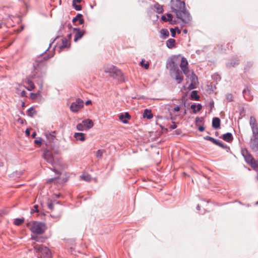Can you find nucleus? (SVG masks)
<instances>
[{
	"label": "nucleus",
	"mask_w": 258,
	"mask_h": 258,
	"mask_svg": "<svg viewBox=\"0 0 258 258\" xmlns=\"http://www.w3.org/2000/svg\"><path fill=\"white\" fill-rule=\"evenodd\" d=\"M58 38V36L54 38V39L53 40V41L51 43H50L49 44V47L47 48V49H46V50H45V51H44V53H45L47 51H48V49H49V48L51 47V45L52 43H53V42H54V41H55L57 38Z\"/></svg>",
	"instance_id": "6e6d98bb"
},
{
	"label": "nucleus",
	"mask_w": 258,
	"mask_h": 258,
	"mask_svg": "<svg viewBox=\"0 0 258 258\" xmlns=\"http://www.w3.org/2000/svg\"><path fill=\"white\" fill-rule=\"evenodd\" d=\"M198 130L200 132H203L205 130V127L203 126H200L199 127Z\"/></svg>",
	"instance_id": "0e129e2a"
},
{
	"label": "nucleus",
	"mask_w": 258,
	"mask_h": 258,
	"mask_svg": "<svg viewBox=\"0 0 258 258\" xmlns=\"http://www.w3.org/2000/svg\"><path fill=\"white\" fill-rule=\"evenodd\" d=\"M195 79L197 80V77L196 76V75L194 73H192L191 76V81L194 82Z\"/></svg>",
	"instance_id": "5fc2aeb1"
},
{
	"label": "nucleus",
	"mask_w": 258,
	"mask_h": 258,
	"mask_svg": "<svg viewBox=\"0 0 258 258\" xmlns=\"http://www.w3.org/2000/svg\"><path fill=\"white\" fill-rule=\"evenodd\" d=\"M242 93L244 98L246 100L248 101H250L252 100V96L250 94V91L247 87L243 89Z\"/></svg>",
	"instance_id": "ddd939ff"
},
{
	"label": "nucleus",
	"mask_w": 258,
	"mask_h": 258,
	"mask_svg": "<svg viewBox=\"0 0 258 258\" xmlns=\"http://www.w3.org/2000/svg\"><path fill=\"white\" fill-rule=\"evenodd\" d=\"M32 239L38 242H44L45 241V238L44 237L38 236L32 237Z\"/></svg>",
	"instance_id": "f704fd0d"
},
{
	"label": "nucleus",
	"mask_w": 258,
	"mask_h": 258,
	"mask_svg": "<svg viewBox=\"0 0 258 258\" xmlns=\"http://www.w3.org/2000/svg\"><path fill=\"white\" fill-rule=\"evenodd\" d=\"M249 146L253 152L258 151V141L250 139Z\"/></svg>",
	"instance_id": "4468645a"
},
{
	"label": "nucleus",
	"mask_w": 258,
	"mask_h": 258,
	"mask_svg": "<svg viewBox=\"0 0 258 258\" xmlns=\"http://www.w3.org/2000/svg\"><path fill=\"white\" fill-rule=\"evenodd\" d=\"M74 30L76 31L74 37V41L77 42L83 36L84 34V31H81L79 28H74Z\"/></svg>",
	"instance_id": "9b49d317"
},
{
	"label": "nucleus",
	"mask_w": 258,
	"mask_h": 258,
	"mask_svg": "<svg viewBox=\"0 0 258 258\" xmlns=\"http://www.w3.org/2000/svg\"><path fill=\"white\" fill-rule=\"evenodd\" d=\"M104 153H105L104 150H98L96 152V157L101 159Z\"/></svg>",
	"instance_id": "4c0bfd02"
},
{
	"label": "nucleus",
	"mask_w": 258,
	"mask_h": 258,
	"mask_svg": "<svg viewBox=\"0 0 258 258\" xmlns=\"http://www.w3.org/2000/svg\"><path fill=\"white\" fill-rule=\"evenodd\" d=\"M79 21L80 24H83L84 23V20L83 19H82V18H80L79 20Z\"/></svg>",
	"instance_id": "774afa93"
},
{
	"label": "nucleus",
	"mask_w": 258,
	"mask_h": 258,
	"mask_svg": "<svg viewBox=\"0 0 258 258\" xmlns=\"http://www.w3.org/2000/svg\"><path fill=\"white\" fill-rule=\"evenodd\" d=\"M62 44L59 46L60 49H63L67 46L68 45V40L66 38H63L61 39Z\"/></svg>",
	"instance_id": "c9c22d12"
},
{
	"label": "nucleus",
	"mask_w": 258,
	"mask_h": 258,
	"mask_svg": "<svg viewBox=\"0 0 258 258\" xmlns=\"http://www.w3.org/2000/svg\"><path fill=\"white\" fill-rule=\"evenodd\" d=\"M43 156L44 159L53 167V157L51 153L47 150L44 151Z\"/></svg>",
	"instance_id": "6e6552de"
},
{
	"label": "nucleus",
	"mask_w": 258,
	"mask_h": 258,
	"mask_svg": "<svg viewBox=\"0 0 258 258\" xmlns=\"http://www.w3.org/2000/svg\"><path fill=\"white\" fill-rule=\"evenodd\" d=\"M222 139L225 141L230 143L233 140V137L231 133H227L222 135Z\"/></svg>",
	"instance_id": "dca6fc26"
},
{
	"label": "nucleus",
	"mask_w": 258,
	"mask_h": 258,
	"mask_svg": "<svg viewBox=\"0 0 258 258\" xmlns=\"http://www.w3.org/2000/svg\"><path fill=\"white\" fill-rule=\"evenodd\" d=\"M176 127H177V125H176L175 122H172V124L170 126V128L171 129L173 130V129L176 128Z\"/></svg>",
	"instance_id": "603ef678"
},
{
	"label": "nucleus",
	"mask_w": 258,
	"mask_h": 258,
	"mask_svg": "<svg viewBox=\"0 0 258 258\" xmlns=\"http://www.w3.org/2000/svg\"><path fill=\"white\" fill-rule=\"evenodd\" d=\"M55 134V132H52V133L51 134H49V136L51 137V138L50 139L51 140H53L54 139V138H55V136L54 135V134Z\"/></svg>",
	"instance_id": "e2e57ef3"
},
{
	"label": "nucleus",
	"mask_w": 258,
	"mask_h": 258,
	"mask_svg": "<svg viewBox=\"0 0 258 258\" xmlns=\"http://www.w3.org/2000/svg\"><path fill=\"white\" fill-rule=\"evenodd\" d=\"M171 77L174 78L177 84L181 83L183 80L182 73L179 69L174 72L173 75Z\"/></svg>",
	"instance_id": "1a4fd4ad"
},
{
	"label": "nucleus",
	"mask_w": 258,
	"mask_h": 258,
	"mask_svg": "<svg viewBox=\"0 0 258 258\" xmlns=\"http://www.w3.org/2000/svg\"><path fill=\"white\" fill-rule=\"evenodd\" d=\"M27 84L28 85V87L27 88V89L29 91H32L35 88V85L32 81L28 80L27 81Z\"/></svg>",
	"instance_id": "72a5a7b5"
},
{
	"label": "nucleus",
	"mask_w": 258,
	"mask_h": 258,
	"mask_svg": "<svg viewBox=\"0 0 258 258\" xmlns=\"http://www.w3.org/2000/svg\"><path fill=\"white\" fill-rule=\"evenodd\" d=\"M204 139L206 140V141H211L212 142L213 144H215V145H217V144L218 143L219 140H217L211 137H210V136H205L204 137Z\"/></svg>",
	"instance_id": "c85d7f7f"
},
{
	"label": "nucleus",
	"mask_w": 258,
	"mask_h": 258,
	"mask_svg": "<svg viewBox=\"0 0 258 258\" xmlns=\"http://www.w3.org/2000/svg\"><path fill=\"white\" fill-rule=\"evenodd\" d=\"M220 119L219 118L215 117L212 119V126L215 129L219 128L220 127Z\"/></svg>",
	"instance_id": "f3484780"
},
{
	"label": "nucleus",
	"mask_w": 258,
	"mask_h": 258,
	"mask_svg": "<svg viewBox=\"0 0 258 258\" xmlns=\"http://www.w3.org/2000/svg\"><path fill=\"white\" fill-rule=\"evenodd\" d=\"M154 7L156 10V12L158 14L162 13L163 11L162 6L159 5L158 3L154 4Z\"/></svg>",
	"instance_id": "cd10ccee"
},
{
	"label": "nucleus",
	"mask_w": 258,
	"mask_h": 258,
	"mask_svg": "<svg viewBox=\"0 0 258 258\" xmlns=\"http://www.w3.org/2000/svg\"><path fill=\"white\" fill-rule=\"evenodd\" d=\"M226 99L229 101H232V96L231 94H227L226 96Z\"/></svg>",
	"instance_id": "864d4df0"
},
{
	"label": "nucleus",
	"mask_w": 258,
	"mask_h": 258,
	"mask_svg": "<svg viewBox=\"0 0 258 258\" xmlns=\"http://www.w3.org/2000/svg\"><path fill=\"white\" fill-rule=\"evenodd\" d=\"M119 118L123 123H127L128 122L127 119L131 118V115L128 112H125L124 114H120Z\"/></svg>",
	"instance_id": "f8f14e48"
},
{
	"label": "nucleus",
	"mask_w": 258,
	"mask_h": 258,
	"mask_svg": "<svg viewBox=\"0 0 258 258\" xmlns=\"http://www.w3.org/2000/svg\"><path fill=\"white\" fill-rule=\"evenodd\" d=\"M141 66L142 67H144L146 69H148L149 67V63H147L144 64L143 60L141 61Z\"/></svg>",
	"instance_id": "3c124183"
},
{
	"label": "nucleus",
	"mask_w": 258,
	"mask_h": 258,
	"mask_svg": "<svg viewBox=\"0 0 258 258\" xmlns=\"http://www.w3.org/2000/svg\"><path fill=\"white\" fill-rule=\"evenodd\" d=\"M52 56V55H48L47 56H45L43 57V59L45 61L48 59L49 58H51Z\"/></svg>",
	"instance_id": "680f3d73"
},
{
	"label": "nucleus",
	"mask_w": 258,
	"mask_h": 258,
	"mask_svg": "<svg viewBox=\"0 0 258 258\" xmlns=\"http://www.w3.org/2000/svg\"><path fill=\"white\" fill-rule=\"evenodd\" d=\"M34 212H38V206L37 205H34L31 209V213L32 214Z\"/></svg>",
	"instance_id": "a18cd8bd"
},
{
	"label": "nucleus",
	"mask_w": 258,
	"mask_h": 258,
	"mask_svg": "<svg viewBox=\"0 0 258 258\" xmlns=\"http://www.w3.org/2000/svg\"><path fill=\"white\" fill-rule=\"evenodd\" d=\"M241 152L245 162L249 165V164L253 161L255 159L246 148L242 149Z\"/></svg>",
	"instance_id": "0eeeda50"
},
{
	"label": "nucleus",
	"mask_w": 258,
	"mask_h": 258,
	"mask_svg": "<svg viewBox=\"0 0 258 258\" xmlns=\"http://www.w3.org/2000/svg\"><path fill=\"white\" fill-rule=\"evenodd\" d=\"M84 106L83 101L78 98L75 102L72 103L70 106V110L73 112H77L80 109H81Z\"/></svg>",
	"instance_id": "423d86ee"
},
{
	"label": "nucleus",
	"mask_w": 258,
	"mask_h": 258,
	"mask_svg": "<svg viewBox=\"0 0 258 258\" xmlns=\"http://www.w3.org/2000/svg\"><path fill=\"white\" fill-rule=\"evenodd\" d=\"M27 114L30 117H33L34 114H36V111L34 110L33 107H31L27 110Z\"/></svg>",
	"instance_id": "c756f323"
},
{
	"label": "nucleus",
	"mask_w": 258,
	"mask_h": 258,
	"mask_svg": "<svg viewBox=\"0 0 258 258\" xmlns=\"http://www.w3.org/2000/svg\"><path fill=\"white\" fill-rule=\"evenodd\" d=\"M86 130H89L92 128L94 125V123L91 119H87L82 121Z\"/></svg>",
	"instance_id": "2eb2a0df"
},
{
	"label": "nucleus",
	"mask_w": 258,
	"mask_h": 258,
	"mask_svg": "<svg viewBox=\"0 0 258 258\" xmlns=\"http://www.w3.org/2000/svg\"><path fill=\"white\" fill-rule=\"evenodd\" d=\"M195 85L193 84V83H191L189 86H188V88L190 89V90H192V89H195Z\"/></svg>",
	"instance_id": "052dcab7"
},
{
	"label": "nucleus",
	"mask_w": 258,
	"mask_h": 258,
	"mask_svg": "<svg viewBox=\"0 0 258 258\" xmlns=\"http://www.w3.org/2000/svg\"><path fill=\"white\" fill-rule=\"evenodd\" d=\"M203 122V118L202 117H197L195 120L196 125L199 126L200 123Z\"/></svg>",
	"instance_id": "58836bf2"
},
{
	"label": "nucleus",
	"mask_w": 258,
	"mask_h": 258,
	"mask_svg": "<svg viewBox=\"0 0 258 258\" xmlns=\"http://www.w3.org/2000/svg\"><path fill=\"white\" fill-rule=\"evenodd\" d=\"M249 124L251 128V130L255 129H258L257 125L256 122L255 118L253 116H250Z\"/></svg>",
	"instance_id": "6ab92c4d"
},
{
	"label": "nucleus",
	"mask_w": 258,
	"mask_h": 258,
	"mask_svg": "<svg viewBox=\"0 0 258 258\" xmlns=\"http://www.w3.org/2000/svg\"><path fill=\"white\" fill-rule=\"evenodd\" d=\"M74 137L78 141H84L85 140V134L82 133H76Z\"/></svg>",
	"instance_id": "412c9836"
},
{
	"label": "nucleus",
	"mask_w": 258,
	"mask_h": 258,
	"mask_svg": "<svg viewBox=\"0 0 258 258\" xmlns=\"http://www.w3.org/2000/svg\"><path fill=\"white\" fill-rule=\"evenodd\" d=\"M191 109H192L194 113H196L197 112L200 111L202 108V105L199 103L198 105L195 104H191L190 106Z\"/></svg>",
	"instance_id": "a211bd4d"
},
{
	"label": "nucleus",
	"mask_w": 258,
	"mask_h": 258,
	"mask_svg": "<svg viewBox=\"0 0 258 258\" xmlns=\"http://www.w3.org/2000/svg\"><path fill=\"white\" fill-rule=\"evenodd\" d=\"M73 6L76 11H81L82 10V6L80 5H77L76 4L73 3Z\"/></svg>",
	"instance_id": "37998d69"
},
{
	"label": "nucleus",
	"mask_w": 258,
	"mask_h": 258,
	"mask_svg": "<svg viewBox=\"0 0 258 258\" xmlns=\"http://www.w3.org/2000/svg\"><path fill=\"white\" fill-rule=\"evenodd\" d=\"M52 170L56 173V174H57L58 175H60L61 174V172L60 171H58L57 170H56L55 168H53L52 169Z\"/></svg>",
	"instance_id": "338daca9"
},
{
	"label": "nucleus",
	"mask_w": 258,
	"mask_h": 258,
	"mask_svg": "<svg viewBox=\"0 0 258 258\" xmlns=\"http://www.w3.org/2000/svg\"><path fill=\"white\" fill-rule=\"evenodd\" d=\"M212 78L216 80H220V76L218 74H214L212 76Z\"/></svg>",
	"instance_id": "8fccbe9b"
},
{
	"label": "nucleus",
	"mask_w": 258,
	"mask_h": 258,
	"mask_svg": "<svg viewBox=\"0 0 258 258\" xmlns=\"http://www.w3.org/2000/svg\"><path fill=\"white\" fill-rule=\"evenodd\" d=\"M34 143L35 144L40 146L41 145L42 143V139L41 138L39 139H36L34 141Z\"/></svg>",
	"instance_id": "de8ad7c7"
},
{
	"label": "nucleus",
	"mask_w": 258,
	"mask_h": 258,
	"mask_svg": "<svg viewBox=\"0 0 258 258\" xmlns=\"http://www.w3.org/2000/svg\"><path fill=\"white\" fill-rule=\"evenodd\" d=\"M80 178L87 182H89L91 180V176L89 174H83L82 175L80 176Z\"/></svg>",
	"instance_id": "7c9ffc66"
},
{
	"label": "nucleus",
	"mask_w": 258,
	"mask_h": 258,
	"mask_svg": "<svg viewBox=\"0 0 258 258\" xmlns=\"http://www.w3.org/2000/svg\"><path fill=\"white\" fill-rule=\"evenodd\" d=\"M175 40L170 38L166 41V46L168 48H172L175 46Z\"/></svg>",
	"instance_id": "4be33fe9"
},
{
	"label": "nucleus",
	"mask_w": 258,
	"mask_h": 258,
	"mask_svg": "<svg viewBox=\"0 0 258 258\" xmlns=\"http://www.w3.org/2000/svg\"><path fill=\"white\" fill-rule=\"evenodd\" d=\"M167 21L170 22V23L171 24H174L175 23V22H174L173 23L172 22V18H173L172 15L171 14H167Z\"/></svg>",
	"instance_id": "79ce46f5"
},
{
	"label": "nucleus",
	"mask_w": 258,
	"mask_h": 258,
	"mask_svg": "<svg viewBox=\"0 0 258 258\" xmlns=\"http://www.w3.org/2000/svg\"><path fill=\"white\" fill-rule=\"evenodd\" d=\"M143 116L144 118H146L149 119H151L153 116L151 110L148 109L144 110Z\"/></svg>",
	"instance_id": "aec40b11"
},
{
	"label": "nucleus",
	"mask_w": 258,
	"mask_h": 258,
	"mask_svg": "<svg viewBox=\"0 0 258 258\" xmlns=\"http://www.w3.org/2000/svg\"><path fill=\"white\" fill-rule=\"evenodd\" d=\"M27 227L31 231L36 234L43 233L46 229L45 224L42 222L33 221L32 223H27Z\"/></svg>",
	"instance_id": "f03ea898"
},
{
	"label": "nucleus",
	"mask_w": 258,
	"mask_h": 258,
	"mask_svg": "<svg viewBox=\"0 0 258 258\" xmlns=\"http://www.w3.org/2000/svg\"><path fill=\"white\" fill-rule=\"evenodd\" d=\"M177 59L178 57L173 56L167 61L166 68L169 70L171 76H173L174 72L179 69L178 63L176 62Z\"/></svg>",
	"instance_id": "39448f33"
},
{
	"label": "nucleus",
	"mask_w": 258,
	"mask_h": 258,
	"mask_svg": "<svg viewBox=\"0 0 258 258\" xmlns=\"http://www.w3.org/2000/svg\"><path fill=\"white\" fill-rule=\"evenodd\" d=\"M253 65V63L251 62H248L246 64V67L248 68L251 67Z\"/></svg>",
	"instance_id": "69168bd1"
},
{
	"label": "nucleus",
	"mask_w": 258,
	"mask_h": 258,
	"mask_svg": "<svg viewBox=\"0 0 258 258\" xmlns=\"http://www.w3.org/2000/svg\"><path fill=\"white\" fill-rule=\"evenodd\" d=\"M37 255L39 258H51V252L49 249L41 244H35L34 245Z\"/></svg>",
	"instance_id": "7ed1b4c3"
},
{
	"label": "nucleus",
	"mask_w": 258,
	"mask_h": 258,
	"mask_svg": "<svg viewBox=\"0 0 258 258\" xmlns=\"http://www.w3.org/2000/svg\"><path fill=\"white\" fill-rule=\"evenodd\" d=\"M239 63V60L237 58L232 60L230 62H228L226 64L227 67L230 68L231 67H234Z\"/></svg>",
	"instance_id": "b1692460"
},
{
	"label": "nucleus",
	"mask_w": 258,
	"mask_h": 258,
	"mask_svg": "<svg viewBox=\"0 0 258 258\" xmlns=\"http://www.w3.org/2000/svg\"><path fill=\"white\" fill-rule=\"evenodd\" d=\"M104 71L106 73L109 74L113 78H117L118 80H120L123 78L122 72L113 65L108 64L104 67Z\"/></svg>",
	"instance_id": "20e7f679"
},
{
	"label": "nucleus",
	"mask_w": 258,
	"mask_h": 258,
	"mask_svg": "<svg viewBox=\"0 0 258 258\" xmlns=\"http://www.w3.org/2000/svg\"><path fill=\"white\" fill-rule=\"evenodd\" d=\"M83 15L81 14H78L77 16L73 18V22H75L77 20H79L80 18H82Z\"/></svg>",
	"instance_id": "c03bdc74"
},
{
	"label": "nucleus",
	"mask_w": 258,
	"mask_h": 258,
	"mask_svg": "<svg viewBox=\"0 0 258 258\" xmlns=\"http://www.w3.org/2000/svg\"><path fill=\"white\" fill-rule=\"evenodd\" d=\"M190 97L192 100L198 101L200 99V96L198 94L197 91H192L190 94Z\"/></svg>",
	"instance_id": "bb28decb"
},
{
	"label": "nucleus",
	"mask_w": 258,
	"mask_h": 258,
	"mask_svg": "<svg viewBox=\"0 0 258 258\" xmlns=\"http://www.w3.org/2000/svg\"><path fill=\"white\" fill-rule=\"evenodd\" d=\"M31 97L32 99H34L37 97V94L34 93H30Z\"/></svg>",
	"instance_id": "13d9d810"
},
{
	"label": "nucleus",
	"mask_w": 258,
	"mask_h": 258,
	"mask_svg": "<svg viewBox=\"0 0 258 258\" xmlns=\"http://www.w3.org/2000/svg\"><path fill=\"white\" fill-rule=\"evenodd\" d=\"M180 67L185 75H186L188 73V62L185 58L182 57Z\"/></svg>",
	"instance_id": "9d476101"
},
{
	"label": "nucleus",
	"mask_w": 258,
	"mask_h": 258,
	"mask_svg": "<svg viewBox=\"0 0 258 258\" xmlns=\"http://www.w3.org/2000/svg\"><path fill=\"white\" fill-rule=\"evenodd\" d=\"M171 9L176 17L184 23H188L191 19L188 11L185 8V4L180 0H171Z\"/></svg>",
	"instance_id": "f257e3e1"
},
{
	"label": "nucleus",
	"mask_w": 258,
	"mask_h": 258,
	"mask_svg": "<svg viewBox=\"0 0 258 258\" xmlns=\"http://www.w3.org/2000/svg\"><path fill=\"white\" fill-rule=\"evenodd\" d=\"M76 128L79 131H83L84 130H86L83 122H82L81 123H78L77 125Z\"/></svg>",
	"instance_id": "e433bc0d"
},
{
	"label": "nucleus",
	"mask_w": 258,
	"mask_h": 258,
	"mask_svg": "<svg viewBox=\"0 0 258 258\" xmlns=\"http://www.w3.org/2000/svg\"><path fill=\"white\" fill-rule=\"evenodd\" d=\"M25 221L24 218H16L15 219L14 223L15 225L19 226L21 225Z\"/></svg>",
	"instance_id": "473e14b6"
},
{
	"label": "nucleus",
	"mask_w": 258,
	"mask_h": 258,
	"mask_svg": "<svg viewBox=\"0 0 258 258\" xmlns=\"http://www.w3.org/2000/svg\"><path fill=\"white\" fill-rule=\"evenodd\" d=\"M55 204H59V202L55 200L51 201L47 204V207L50 210L52 211L54 209V205Z\"/></svg>",
	"instance_id": "2f4dec72"
},
{
	"label": "nucleus",
	"mask_w": 258,
	"mask_h": 258,
	"mask_svg": "<svg viewBox=\"0 0 258 258\" xmlns=\"http://www.w3.org/2000/svg\"><path fill=\"white\" fill-rule=\"evenodd\" d=\"M36 62H37V66H35V64L34 65L35 71H37L38 68L42 64L43 61L42 60H36Z\"/></svg>",
	"instance_id": "a19ab883"
},
{
	"label": "nucleus",
	"mask_w": 258,
	"mask_h": 258,
	"mask_svg": "<svg viewBox=\"0 0 258 258\" xmlns=\"http://www.w3.org/2000/svg\"><path fill=\"white\" fill-rule=\"evenodd\" d=\"M252 135L250 138L251 140L258 141V129L254 128L252 130Z\"/></svg>",
	"instance_id": "393cba45"
},
{
	"label": "nucleus",
	"mask_w": 258,
	"mask_h": 258,
	"mask_svg": "<svg viewBox=\"0 0 258 258\" xmlns=\"http://www.w3.org/2000/svg\"><path fill=\"white\" fill-rule=\"evenodd\" d=\"M167 18L165 16V15H162L161 16V20L163 21H164V22H168L167 20Z\"/></svg>",
	"instance_id": "bf43d9fd"
},
{
	"label": "nucleus",
	"mask_w": 258,
	"mask_h": 258,
	"mask_svg": "<svg viewBox=\"0 0 258 258\" xmlns=\"http://www.w3.org/2000/svg\"><path fill=\"white\" fill-rule=\"evenodd\" d=\"M251 168L256 172H258V161L254 160L250 164Z\"/></svg>",
	"instance_id": "5701e85b"
},
{
	"label": "nucleus",
	"mask_w": 258,
	"mask_h": 258,
	"mask_svg": "<svg viewBox=\"0 0 258 258\" xmlns=\"http://www.w3.org/2000/svg\"><path fill=\"white\" fill-rule=\"evenodd\" d=\"M173 111L175 112H178L180 110V107L179 106H176L175 107L173 108Z\"/></svg>",
	"instance_id": "4d7b16f0"
},
{
	"label": "nucleus",
	"mask_w": 258,
	"mask_h": 258,
	"mask_svg": "<svg viewBox=\"0 0 258 258\" xmlns=\"http://www.w3.org/2000/svg\"><path fill=\"white\" fill-rule=\"evenodd\" d=\"M161 34V38L162 39L166 38L169 35V31L167 29H163L160 31Z\"/></svg>",
	"instance_id": "a878e982"
},
{
	"label": "nucleus",
	"mask_w": 258,
	"mask_h": 258,
	"mask_svg": "<svg viewBox=\"0 0 258 258\" xmlns=\"http://www.w3.org/2000/svg\"><path fill=\"white\" fill-rule=\"evenodd\" d=\"M59 179V177L51 178L47 180V183H51V182H53L54 180H55L56 179Z\"/></svg>",
	"instance_id": "09e8293b"
},
{
	"label": "nucleus",
	"mask_w": 258,
	"mask_h": 258,
	"mask_svg": "<svg viewBox=\"0 0 258 258\" xmlns=\"http://www.w3.org/2000/svg\"><path fill=\"white\" fill-rule=\"evenodd\" d=\"M216 145L219 146V147L224 149H229V148L226 145L224 144L220 141H218Z\"/></svg>",
	"instance_id": "ea45409f"
},
{
	"label": "nucleus",
	"mask_w": 258,
	"mask_h": 258,
	"mask_svg": "<svg viewBox=\"0 0 258 258\" xmlns=\"http://www.w3.org/2000/svg\"><path fill=\"white\" fill-rule=\"evenodd\" d=\"M170 30L171 33V36L172 37H175V35H176V34H175V33H176L175 28L174 29V28H170Z\"/></svg>",
	"instance_id": "49530a36"
}]
</instances>
